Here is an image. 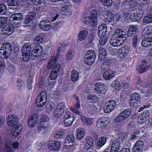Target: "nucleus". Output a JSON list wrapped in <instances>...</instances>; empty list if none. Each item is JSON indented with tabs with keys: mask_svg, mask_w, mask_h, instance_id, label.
Segmentation results:
<instances>
[{
	"mask_svg": "<svg viewBox=\"0 0 152 152\" xmlns=\"http://www.w3.org/2000/svg\"><path fill=\"white\" fill-rule=\"evenodd\" d=\"M0 57L2 59H7L10 55L12 50L10 42H5L1 45L0 49Z\"/></svg>",
	"mask_w": 152,
	"mask_h": 152,
	"instance_id": "1",
	"label": "nucleus"
},
{
	"mask_svg": "<svg viewBox=\"0 0 152 152\" xmlns=\"http://www.w3.org/2000/svg\"><path fill=\"white\" fill-rule=\"evenodd\" d=\"M31 43L30 42L24 43L22 48L23 60L24 61H28L30 58L31 52L32 47Z\"/></svg>",
	"mask_w": 152,
	"mask_h": 152,
	"instance_id": "2",
	"label": "nucleus"
},
{
	"mask_svg": "<svg viewBox=\"0 0 152 152\" xmlns=\"http://www.w3.org/2000/svg\"><path fill=\"white\" fill-rule=\"evenodd\" d=\"M66 109L65 104L64 102L59 103L55 109L53 115L56 118H59L63 114Z\"/></svg>",
	"mask_w": 152,
	"mask_h": 152,
	"instance_id": "3",
	"label": "nucleus"
},
{
	"mask_svg": "<svg viewBox=\"0 0 152 152\" xmlns=\"http://www.w3.org/2000/svg\"><path fill=\"white\" fill-rule=\"evenodd\" d=\"M47 99V92L44 91H42L38 96L36 100L37 106L38 107L43 106L46 102Z\"/></svg>",
	"mask_w": 152,
	"mask_h": 152,
	"instance_id": "4",
	"label": "nucleus"
},
{
	"mask_svg": "<svg viewBox=\"0 0 152 152\" xmlns=\"http://www.w3.org/2000/svg\"><path fill=\"white\" fill-rule=\"evenodd\" d=\"M94 144V141L92 138L90 137H86L85 140H82L79 144L80 145H83V148L86 150H88L91 149V147Z\"/></svg>",
	"mask_w": 152,
	"mask_h": 152,
	"instance_id": "5",
	"label": "nucleus"
},
{
	"mask_svg": "<svg viewBox=\"0 0 152 152\" xmlns=\"http://www.w3.org/2000/svg\"><path fill=\"white\" fill-rule=\"evenodd\" d=\"M116 105L115 101L111 100L106 103L104 107V110L105 113H107L111 112Z\"/></svg>",
	"mask_w": 152,
	"mask_h": 152,
	"instance_id": "6",
	"label": "nucleus"
},
{
	"mask_svg": "<svg viewBox=\"0 0 152 152\" xmlns=\"http://www.w3.org/2000/svg\"><path fill=\"white\" fill-rule=\"evenodd\" d=\"M7 119L8 125L11 127L15 126L16 125L18 120V117L14 114H10Z\"/></svg>",
	"mask_w": 152,
	"mask_h": 152,
	"instance_id": "7",
	"label": "nucleus"
},
{
	"mask_svg": "<svg viewBox=\"0 0 152 152\" xmlns=\"http://www.w3.org/2000/svg\"><path fill=\"white\" fill-rule=\"evenodd\" d=\"M55 8L51 7L48 10L47 18L51 21H54L57 18L58 15L57 11L55 10Z\"/></svg>",
	"mask_w": 152,
	"mask_h": 152,
	"instance_id": "8",
	"label": "nucleus"
},
{
	"mask_svg": "<svg viewBox=\"0 0 152 152\" xmlns=\"http://www.w3.org/2000/svg\"><path fill=\"white\" fill-rule=\"evenodd\" d=\"M23 130L22 126L20 124H18L11 129V133L15 137H21V132Z\"/></svg>",
	"mask_w": 152,
	"mask_h": 152,
	"instance_id": "9",
	"label": "nucleus"
},
{
	"mask_svg": "<svg viewBox=\"0 0 152 152\" xmlns=\"http://www.w3.org/2000/svg\"><path fill=\"white\" fill-rule=\"evenodd\" d=\"M113 36L114 37L119 39H120L123 40V41L125 42L126 39L125 37L126 36L125 32L121 29H117L114 32Z\"/></svg>",
	"mask_w": 152,
	"mask_h": 152,
	"instance_id": "10",
	"label": "nucleus"
},
{
	"mask_svg": "<svg viewBox=\"0 0 152 152\" xmlns=\"http://www.w3.org/2000/svg\"><path fill=\"white\" fill-rule=\"evenodd\" d=\"M110 152H118L121 146L120 142L118 140H111Z\"/></svg>",
	"mask_w": 152,
	"mask_h": 152,
	"instance_id": "11",
	"label": "nucleus"
},
{
	"mask_svg": "<svg viewBox=\"0 0 152 152\" xmlns=\"http://www.w3.org/2000/svg\"><path fill=\"white\" fill-rule=\"evenodd\" d=\"M39 117L37 114L31 115L28 118V125L31 127H32L37 124L39 120Z\"/></svg>",
	"mask_w": 152,
	"mask_h": 152,
	"instance_id": "12",
	"label": "nucleus"
},
{
	"mask_svg": "<svg viewBox=\"0 0 152 152\" xmlns=\"http://www.w3.org/2000/svg\"><path fill=\"white\" fill-rule=\"evenodd\" d=\"M61 68L60 65L57 64L53 68L49 76L51 80H55L57 77Z\"/></svg>",
	"mask_w": 152,
	"mask_h": 152,
	"instance_id": "13",
	"label": "nucleus"
},
{
	"mask_svg": "<svg viewBox=\"0 0 152 152\" xmlns=\"http://www.w3.org/2000/svg\"><path fill=\"white\" fill-rule=\"evenodd\" d=\"M150 67L149 64L145 61L142 62L141 65L137 66V69L139 73L141 74L147 71Z\"/></svg>",
	"mask_w": 152,
	"mask_h": 152,
	"instance_id": "14",
	"label": "nucleus"
},
{
	"mask_svg": "<svg viewBox=\"0 0 152 152\" xmlns=\"http://www.w3.org/2000/svg\"><path fill=\"white\" fill-rule=\"evenodd\" d=\"M109 122V118L102 117L99 118L96 121V126L100 128H104Z\"/></svg>",
	"mask_w": 152,
	"mask_h": 152,
	"instance_id": "15",
	"label": "nucleus"
},
{
	"mask_svg": "<svg viewBox=\"0 0 152 152\" xmlns=\"http://www.w3.org/2000/svg\"><path fill=\"white\" fill-rule=\"evenodd\" d=\"M48 145L49 150L56 151L59 148L61 144L59 142L56 140H51L48 142Z\"/></svg>",
	"mask_w": 152,
	"mask_h": 152,
	"instance_id": "16",
	"label": "nucleus"
},
{
	"mask_svg": "<svg viewBox=\"0 0 152 152\" xmlns=\"http://www.w3.org/2000/svg\"><path fill=\"white\" fill-rule=\"evenodd\" d=\"M83 21L85 24L92 26L97 25V19L86 16L83 18Z\"/></svg>",
	"mask_w": 152,
	"mask_h": 152,
	"instance_id": "17",
	"label": "nucleus"
},
{
	"mask_svg": "<svg viewBox=\"0 0 152 152\" xmlns=\"http://www.w3.org/2000/svg\"><path fill=\"white\" fill-rule=\"evenodd\" d=\"M98 36L100 37H104L107 33V27L106 24L102 23L98 28Z\"/></svg>",
	"mask_w": 152,
	"mask_h": 152,
	"instance_id": "18",
	"label": "nucleus"
},
{
	"mask_svg": "<svg viewBox=\"0 0 152 152\" xmlns=\"http://www.w3.org/2000/svg\"><path fill=\"white\" fill-rule=\"evenodd\" d=\"M50 23L49 20L41 21L39 24V27L45 31H49L52 27L50 25Z\"/></svg>",
	"mask_w": 152,
	"mask_h": 152,
	"instance_id": "19",
	"label": "nucleus"
},
{
	"mask_svg": "<svg viewBox=\"0 0 152 152\" xmlns=\"http://www.w3.org/2000/svg\"><path fill=\"white\" fill-rule=\"evenodd\" d=\"M61 11L62 14L69 15L72 14V10L70 5H65L61 8Z\"/></svg>",
	"mask_w": 152,
	"mask_h": 152,
	"instance_id": "20",
	"label": "nucleus"
},
{
	"mask_svg": "<svg viewBox=\"0 0 152 152\" xmlns=\"http://www.w3.org/2000/svg\"><path fill=\"white\" fill-rule=\"evenodd\" d=\"M123 40L114 37L113 36L110 40V44L113 46L117 47L122 45L125 42Z\"/></svg>",
	"mask_w": 152,
	"mask_h": 152,
	"instance_id": "21",
	"label": "nucleus"
},
{
	"mask_svg": "<svg viewBox=\"0 0 152 152\" xmlns=\"http://www.w3.org/2000/svg\"><path fill=\"white\" fill-rule=\"evenodd\" d=\"M116 72L111 70L105 71L103 75V78L106 80H109L115 75Z\"/></svg>",
	"mask_w": 152,
	"mask_h": 152,
	"instance_id": "22",
	"label": "nucleus"
},
{
	"mask_svg": "<svg viewBox=\"0 0 152 152\" xmlns=\"http://www.w3.org/2000/svg\"><path fill=\"white\" fill-rule=\"evenodd\" d=\"M76 139L79 141V143H81L82 142L83 138L84 137L85 132L84 129L80 128L77 129V130Z\"/></svg>",
	"mask_w": 152,
	"mask_h": 152,
	"instance_id": "23",
	"label": "nucleus"
},
{
	"mask_svg": "<svg viewBox=\"0 0 152 152\" xmlns=\"http://www.w3.org/2000/svg\"><path fill=\"white\" fill-rule=\"evenodd\" d=\"M14 26L12 25H7L3 27V33L5 36L9 35L13 32L14 30Z\"/></svg>",
	"mask_w": 152,
	"mask_h": 152,
	"instance_id": "24",
	"label": "nucleus"
},
{
	"mask_svg": "<svg viewBox=\"0 0 152 152\" xmlns=\"http://www.w3.org/2000/svg\"><path fill=\"white\" fill-rule=\"evenodd\" d=\"M143 146V141L142 140H138L134 144L133 150H134V152L137 150L138 151V152H140Z\"/></svg>",
	"mask_w": 152,
	"mask_h": 152,
	"instance_id": "25",
	"label": "nucleus"
},
{
	"mask_svg": "<svg viewBox=\"0 0 152 152\" xmlns=\"http://www.w3.org/2000/svg\"><path fill=\"white\" fill-rule=\"evenodd\" d=\"M129 50V48L126 46L121 47L119 50L120 56L123 58L126 57L128 55Z\"/></svg>",
	"mask_w": 152,
	"mask_h": 152,
	"instance_id": "26",
	"label": "nucleus"
},
{
	"mask_svg": "<svg viewBox=\"0 0 152 152\" xmlns=\"http://www.w3.org/2000/svg\"><path fill=\"white\" fill-rule=\"evenodd\" d=\"M23 16L20 13H15L12 14L10 17V20L14 21H18L22 20L23 19Z\"/></svg>",
	"mask_w": 152,
	"mask_h": 152,
	"instance_id": "27",
	"label": "nucleus"
},
{
	"mask_svg": "<svg viewBox=\"0 0 152 152\" xmlns=\"http://www.w3.org/2000/svg\"><path fill=\"white\" fill-rule=\"evenodd\" d=\"M75 141L74 135L72 134L68 135L64 140L65 143L66 144H70V145H72L74 144Z\"/></svg>",
	"mask_w": 152,
	"mask_h": 152,
	"instance_id": "28",
	"label": "nucleus"
},
{
	"mask_svg": "<svg viewBox=\"0 0 152 152\" xmlns=\"http://www.w3.org/2000/svg\"><path fill=\"white\" fill-rule=\"evenodd\" d=\"M141 45L144 47H148L152 45V37H149L143 39Z\"/></svg>",
	"mask_w": 152,
	"mask_h": 152,
	"instance_id": "29",
	"label": "nucleus"
},
{
	"mask_svg": "<svg viewBox=\"0 0 152 152\" xmlns=\"http://www.w3.org/2000/svg\"><path fill=\"white\" fill-rule=\"evenodd\" d=\"M36 13L31 12L29 13L26 17L25 20V24H27L30 23L35 18Z\"/></svg>",
	"mask_w": 152,
	"mask_h": 152,
	"instance_id": "30",
	"label": "nucleus"
},
{
	"mask_svg": "<svg viewBox=\"0 0 152 152\" xmlns=\"http://www.w3.org/2000/svg\"><path fill=\"white\" fill-rule=\"evenodd\" d=\"M55 58L54 56L50 57L47 66V68L48 69L50 70L53 67L56 61Z\"/></svg>",
	"mask_w": 152,
	"mask_h": 152,
	"instance_id": "31",
	"label": "nucleus"
},
{
	"mask_svg": "<svg viewBox=\"0 0 152 152\" xmlns=\"http://www.w3.org/2000/svg\"><path fill=\"white\" fill-rule=\"evenodd\" d=\"M49 126V124L48 123L40 122L37 126V130L39 132H40L42 131L47 129Z\"/></svg>",
	"mask_w": 152,
	"mask_h": 152,
	"instance_id": "32",
	"label": "nucleus"
},
{
	"mask_svg": "<svg viewBox=\"0 0 152 152\" xmlns=\"http://www.w3.org/2000/svg\"><path fill=\"white\" fill-rule=\"evenodd\" d=\"M149 112L147 110H144L139 115L138 120H142L145 121V119H147L149 116Z\"/></svg>",
	"mask_w": 152,
	"mask_h": 152,
	"instance_id": "33",
	"label": "nucleus"
},
{
	"mask_svg": "<svg viewBox=\"0 0 152 152\" xmlns=\"http://www.w3.org/2000/svg\"><path fill=\"white\" fill-rule=\"evenodd\" d=\"M44 38L45 36L43 34L37 35L34 39V43L36 44L42 43Z\"/></svg>",
	"mask_w": 152,
	"mask_h": 152,
	"instance_id": "34",
	"label": "nucleus"
},
{
	"mask_svg": "<svg viewBox=\"0 0 152 152\" xmlns=\"http://www.w3.org/2000/svg\"><path fill=\"white\" fill-rule=\"evenodd\" d=\"M88 32L86 30H83L79 33L78 38L79 40L82 41L84 40L86 37Z\"/></svg>",
	"mask_w": 152,
	"mask_h": 152,
	"instance_id": "35",
	"label": "nucleus"
},
{
	"mask_svg": "<svg viewBox=\"0 0 152 152\" xmlns=\"http://www.w3.org/2000/svg\"><path fill=\"white\" fill-rule=\"evenodd\" d=\"M107 140L106 137H102L98 140L97 145L99 148L102 147L106 143Z\"/></svg>",
	"mask_w": 152,
	"mask_h": 152,
	"instance_id": "36",
	"label": "nucleus"
},
{
	"mask_svg": "<svg viewBox=\"0 0 152 152\" xmlns=\"http://www.w3.org/2000/svg\"><path fill=\"white\" fill-rule=\"evenodd\" d=\"M42 52V47L40 45L36 46L31 51V54H40Z\"/></svg>",
	"mask_w": 152,
	"mask_h": 152,
	"instance_id": "37",
	"label": "nucleus"
},
{
	"mask_svg": "<svg viewBox=\"0 0 152 152\" xmlns=\"http://www.w3.org/2000/svg\"><path fill=\"white\" fill-rule=\"evenodd\" d=\"M81 121L84 124L89 125H91L92 123V118L85 117L83 115H81L80 116Z\"/></svg>",
	"mask_w": 152,
	"mask_h": 152,
	"instance_id": "38",
	"label": "nucleus"
},
{
	"mask_svg": "<svg viewBox=\"0 0 152 152\" xmlns=\"http://www.w3.org/2000/svg\"><path fill=\"white\" fill-rule=\"evenodd\" d=\"M95 58L93 57H90L87 56L84 57V61L86 64L88 65H91L94 63Z\"/></svg>",
	"mask_w": 152,
	"mask_h": 152,
	"instance_id": "39",
	"label": "nucleus"
},
{
	"mask_svg": "<svg viewBox=\"0 0 152 152\" xmlns=\"http://www.w3.org/2000/svg\"><path fill=\"white\" fill-rule=\"evenodd\" d=\"M79 77V74L76 70H73L71 73V80L73 82H76Z\"/></svg>",
	"mask_w": 152,
	"mask_h": 152,
	"instance_id": "40",
	"label": "nucleus"
},
{
	"mask_svg": "<svg viewBox=\"0 0 152 152\" xmlns=\"http://www.w3.org/2000/svg\"><path fill=\"white\" fill-rule=\"evenodd\" d=\"M106 56V53L104 49H99V60H103L105 58Z\"/></svg>",
	"mask_w": 152,
	"mask_h": 152,
	"instance_id": "41",
	"label": "nucleus"
},
{
	"mask_svg": "<svg viewBox=\"0 0 152 152\" xmlns=\"http://www.w3.org/2000/svg\"><path fill=\"white\" fill-rule=\"evenodd\" d=\"M14 151L12 144H10L9 142L7 143L4 148L5 152H13Z\"/></svg>",
	"mask_w": 152,
	"mask_h": 152,
	"instance_id": "42",
	"label": "nucleus"
},
{
	"mask_svg": "<svg viewBox=\"0 0 152 152\" xmlns=\"http://www.w3.org/2000/svg\"><path fill=\"white\" fill-rule=\"evenodd\" d=\"M74 119V117H71V118L64 121V124L66 127H69L72 124Z\"/></svg>",
	"mask_w": 152,
	"mask_h": 152,
	"instance_id": "43",
	"label": "nucleus"
},
{
	"mask_svg": "<svg viewBox=\"0 0 152 152\" xmlns=\"http://www.w3.org/2000/svg\"><path fill=\"white\" fill-rule=\"evenodd\" d=\"M140 98V94L137 93H132L131 95V98L130 100L131 101H133L134 100L138 101Z\"/></svg>",
	"mask_w": 152,
	"mask_h": 152,
	"instance_id": "44",
	"label": "nucleus"
},
{
	"mask_svg": "<svg viewBox=\"0 0 152 152\" xmlns=\"http://www.w3.org/2000/svg\"><path fill=\"white\" fill-rule=\"evenodd\" d=\"M144 23H152V14L148 15L145 16L143 20Z\"/></svg>",
	"mask_w": 152,
	"mask_h": 152,
	"instance_id": "45",
	"label": "nucleus"
},
{
	"mask_svg": "<svg viewBox=\"0 0 152 152\" xmlns=\"http://www.w3.org/2000/svg\"><path fill=\"white\" fill-rule=\"evenodd\" d=\"M99 12L96 10H92L90 12L89 16L88 17L97 19V16L99 15Z\"/></svg>",
	"mask_w": 152,
	"mask_h": 152,
	"instance_id": "46",
	"label": "nucleus"
},
{
	"mask_svg": "<svg viewBox=\"0 0 152 152\" xmlns=\"http://www.w3.org/2000/svg\"><path fill=\"white\" fill-rule=\"evenodd\" d=\"M7 3L9 5L13 6H18L19 4L18 0H7Z\"/></svg>",
	"mask_w": 152,
	"mask_h": 152,
	"instance_id": "47",
	"label": "nucleus"
},
{
	"mask_svg": "<svg viewBox=\"0 0 152 152\" xmlns=\"http://www.w3.org/2000/svg\"><path fill=\"white\" fill-rule=\"evenodd\" d=\"M96 96L94 94H91L87 97V99L90 102L95 103L97 100Z\"/></svg>",
	"mask_w": 152,
	"mask_h": 152,
	"instance_id": "48",
	"label": "nucleus"
},
{
	"mask_svg": "<svg viewBox=\"0 0 152 152\" xmlns=\"http://www.w3.org/2000/svg\"><path fill=\"white\" fill-rule=\"evenodd\" d=\"M64 134L63 129H60L57 130L56 133L54 134V137L56 139L60 138Z\"/></svg>",
	"mask_w": 152,
	"mask_h": 152,
	"instance_id": "49",
	"label": "nucleus"
},
{
	"mask_svg": "<svg viewBox=\"0 0 152 152\" xmlns=\"http://www.w3.org/2000/svg\"><path fill=\"white\" fill-rule=\"evenodd\" d=\"M139 43V41L138 40V37L136 34L134 35L133 37L132 40V45L135 48L138 46Z\"/></svg>",
	"mask_w": 152,
	"mask_h": 152,
	"instance_id": "50",
	"label": "nucleus"
},
{
	"mask_svg": "<svg viewBox=\"0 0 152 152\" xmlns=\"http://www.w3.org/2000/svg\"><path fill=\"white\" fill-rule=\"evenodd\" d=\"M86 56L90 57H93L95 59L96 58V53H95L94 51L92 50H88L86 52Z\"/></svg>",
	"mask_w": 152,
	"mask_h": 152,
	"instance_id": "51",
	"label": "nucleus"
},
{
	"mask_svg": "<svg viewBox=\"0 0 152 152\" xmlns=\"http://www.w3.org/2000/svg\"><path fill=\"white\" fill-rule=\"evenodd\" d=\"M104 87L103 83H97L95 84L94 88L95 91L97 92Z\"/></svg>",
	"mask_w": 152,
	"mask_h": 152,
	"instance_id": "52",
	"label": "nucleus"
},
{
	"mask_svg": "<svg viewBox=\"0 0 152 152\" xmlns=\"http://www.w3.org/2000/svg\"><path fill=\"white\" fill-rule=\"evenodd\" d=\"M131 112L132 111L131 109H127L124 110L121 113L124 115L126 119L129 116Z\"/></svg>",
	"mask_w": 152,
	"mask_h": 152,
	"instance_id": "53",
	"label": "nucleus"
},
{
	"mask_svg": "<svg viewBox=\"0 0 152 152\" xmlns=\"http://www.w3.org/2000/svg\"><path fill=\"white\" fill-rule=\"evenodd\" d=\"M74 56V52L73 51L69 50L68 51L66 55V58L68 60H71L72 58Z\"/></svg>",
	"mask_w": 152,
	"mask_h": 152,
	"instance_id": "54",
	"label": "nucleus"
},
{
	"mask_svg": "<svg viewBox=\"0 0 152 152\" xmlns=\"http://www.w3.org/2000/svg\"><path fill=\"white\" fill-rule=\"evenodd\" d=\"M107 90L106 88L104 87L101 89L99 90L96 93L101 97H103L106 94Z\"/></svg>",
	"mask_w": 152,
	"mask_h": 152,
	"instance_id": "55",
	"label": "nucleus"
},
{
	"mask_svg": "<svg viewBox=\"0 0 152 152\" xmlns=\"http://www.w3.org/2000/svg\"><path fill=\"white\" fill-rule=\"evenodd\" d=\"M6 6L5 4H2L0 5V15L4 14L6 10Z\"/></svg>",
	"mask_w": 152,
	"mask_h": 152,
	"instance_id": "56",
	"label": "nucleus"
},
{
	"mask_svg": "<svg viewBox=\"0 0 152 152\" xmlns=\"http://www.w3.org/2000/svg\"><path fill=\"white\" fill-rule=\"evenodd\" d=\"M138 15L136 14V12L132 13L130 15V18L133 21H137L141 19H137V17H138Z\"/></svg>",
	"mask_w": 152,
	"mask_h": 152,
	"instance_id": "57",
	"label": "nucleus"
},
{
	"mask_svg": "<svg viewBox=\"0 0 152 152\" xmlns=\"http://www.w3.org/2000/svg\"><path fill=\"white\" fill-rule=\"evenodd\" d=\"M144 12V10L143 9H138L136 10V12H135L136 13V14L137 15H138V17L137 18V19H141L142 18L143 13Z\"/></svg>",
	"mask_w": 152,
	"mask_h": 152,
	"instance_id": "58",
	"label": "nucleus"
},
{
	"mask_svg": "<svg viewBox=\"0 0 152 152\" xmlns=\"http://www.w3.org/2000/svg\"><path fill=\"white\" fill-rule=\"evenodd\" d=\"M125 119V117L121 113L115 119V121L116 122H120Z\"/></svg>",
	"mask_w": 152,
	"mask_h": 152,
	"instance_id": "59",
	"label": "nucleus"
},
{
	"mask_svg": "<svg viewBox=\"0 0 152 152\" xmlns=\"http://www.w3.org/2000/svg\"><path fill=\"white\" fill-rule=\"evenodd\" d=\"M106 16L107 18V20L109 22H111L112 19V15L111 12L107 11L106 13Z\"/></svg>",
	"mask_w": 152,
	"mask_h": 152,
	"instance_id": "60",
	"label": "nucleus"
},
{
	"mask_svg": "<svg viewBox=\"0 0 152 152\" xmlns=\"http://www.w3.org/2000/svg\"><path fill=\"white\" fill-rule=\"evenodd\" d=\"M137 85L142 87H145L147 86V84L144 81H141L140 79H139L137 81Z\"/></svg>",
	"mask_w": 152,
	"mask_h": 152,
	"instance_id": "61",
	"label": "nucleus"
},
{
	"mask_svg": "<svg viewBox=\"0 0 152 152\" xmlns=\"http://www.w3.org/2000/svg\"><path fill=\"white\" fill-rule=\"evenodd\" d=\"M35 4H36L41 7H44L45 6V0H36Z\"/></svg>",
	"mask_w": 152,
	"mask_h": 152,
	"instance_id": "62",
	"label": "nucleus"
},
{
	"mask_svg": "<svg viewBox=\"0 0 152 152\" xmlns=\"http://www.w3.org/2000/svg\"><path fill=\"white\" fill-rule=\"evenodd\" d=\"M113 87L115 89L118 90L120 88L121 85L118 81L116 80L114 81L113 83Z\"/></svg>",
	"mask_w": 152,
	"mask_h": 152,
	"instance_id": "63",
	"label": "nucleus"
},
{
	"mask_svg": "<svg viewBox=\"0 0 152 152\" xmlns=\"http://www.w3.org/2000/svg\"><path fill=\"white\" fill-rule=\"evenodd\" d=\"M140 132L138 131H135L134 133L132 134L131 135L130 139L132 140H134L135 138L138 137L140 134Z\"/></svg>",
	"mask_w": 152,
	"mask_h": 152,
	"instance_id": "64",
	"label": "nucleus"
}]
</instances>
